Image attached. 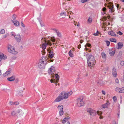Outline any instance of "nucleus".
Returning <instances> with one entry per match:
<instances>
[{
  "label": "nucleus",
  "instance_id": "nucleus-1",
  "mask_svg": "<svg viewBox=\"0 0 124 124\" xmlns=\"http://www.w3.org/2000/svg\"><path fill=\"white\" fill-rule=\"evenodd\" d=\"M72 93V91H70L68 93H66L65 91H62L60 93L59 96L55 99L54 101L58 102L63 99H67Z\"/></svg>",
  "mask_w": 124,
  "mask_h": 124
},
{
  "label": "nucleus",
  "instance_id": "nucleus-2",
  "mask_svg": "<svg viewBox=\"0 0 124 124\" xmlns=\"http://www.w3.org/2000/svg\"><path fill=\"white\" fill-rule=\"evenodd\" d=\"M46 64V57L43 56L39 61L38 64V67L41 69H44Z\"/></svg>",
  "mask_w": 124,
  "mask_h": 124
},
{
  "label": "nucleus",
  "instance_id": "nucleus-3",
  "mask_svg": "<svg viewBox=\"0 0 124 124\" xmlns=\"http://www.w3.org/2000/svg\"><path fill=\"white\" fill-rule=\"evenodd\" d=\"M87 63L89 67L91 68L94 65L95 62L94 58L92 55H89L87 59Z\"/></svg>",
  "mask_w": 124,
  "mask_h": 124
},
{
  "label": "nucleus",
  "instance_id": "nucleus-4",
  "mask_svg": "<svg viewBox=\"0 0 124 124\" xmlns=\"http://www.w3.org/2000/svg\"><path fill=\"white\" fill-rule=\"evenodd\" d=\"M47 52L48 53H47V55H48V57L49 59H47V62H52L53 61V60L51 59V58H52L53 56V54L51 50H48L47 49Z\"/></svg>",
  "mask_w": 124,
  "mask_h": 124
},
{
  "label": "nucleus",
  "instance_id": "nucleus-5",
  "mask_svg": "<svg viewBox=\"0 0 124 124\" xmlns=\"http://www.w3.org/2000/svg\"><path fill=\"white\" fill-rule=\"evenodd\" d=\"M51 77L53 78H55V79H52L50 80V81L51 83H57L58 82L59 79V77L58 74H56L55 77L54 76L52 75L51 76Z\"/></svg>",
  "mask_w": 124,
  "mask_h": 124
},
{
  "label": "nucleus",
  "instance_id": "nucleus-6",
  "mask_svg": "<svg viewBox=\"0 0 124 124\" xmlns=\"http://www.w3.org/2000/svg\"><path fill=\"white\" fill-rule=\"evenodd\" d=\"M77 104L78 107H80L84 105V102L82 98H78L77 99Z\"/></svg>",
  "mask_w": 124,
  "mask_h": 124
},
{
  "label": "nucleus",
  "instance_id": "nucleus-7",
  "mask_svg": "<svg viewBox=\"0 0 124 124\" xmlns=\"http://www.w3.org/2000/svg\"><path fill=\"white\" fill-rule=\"evenodd\" d=\"M8 52L12 54H16L17 53V52L15 51L14 47L10 45L8 46Z\"/></svg>",
  "mask_w": 124,
  "mask_h": 124
},
{
  "label": "nucleus",
  "instance_id": "nucleus-8",
  "mask_svg": "<svg viewBox=\"0 0 124 124\" xmlns=\"http://www.w3.org/2000/svg\"><path fill=\"white\" fill-rule=\"evenodd\" d=\"M44 41V43L42 44V45L41 47L43 49V50L42 51V54L43 55L45 54L46 53V52L45 51V49L46 48V40L45 39H43L42 41Z\"/></svg>",
  "mask_w": 124,
  "mask_h": 124
},
{
  "label": "nucleus",
  "instance_id": "nucleus-9",
  "mask_svg": "<svg viewBox=\"0 0 124 124\" xmlns=\"http://www.w3.org/2000/svg\"><path fill=\"white\" fill-rule=\"evenodd\" d=\"M107 7L109 9V12H113L114 11V7L113 4V3L111 2L109 3L108 4Z\"/></svg>",
  "mask_w": 124,
  "mask_h": 124
},
{
  "label": "nucleus",
  "instance_id": "nucleus-10",
  "mask_svg": "<svg viewBox=\"0 0 124 124\" xmlns=\"http://www.w3.org/2000/svg\"><path fill=\"white\" fill-rule=\"evenodd\" d=\"M87 111L89 113L90 115L92 116H94L96 114V111L91 108L87 109Z\"/></svg>",
  "mask_w": 124,
  "mask_h": 124
},
{
  "label": "nucleus",
  "instance_id": "nucleus-11",
  "mask_svg": "<svg viewBox=\"0 0 124 124\" xmlns=\"http://www.w3.org/2000/svg\"><path fill=\"white\" fill-rule=\"evenodd\" d=\"M57 108L59 112V114L60 116L63 115L64 114V112L63 111V106L62 105H59L57 107Z\"/></svg>",
  "mask_w": 124,
  "mask_h": 124
},
{
  "label": "nucleus",
  "instance_id": "nucleus-12",
  "mask_svg": "<svg viewBox=\"0 0 124 124\" xmlns=\"http://www.w3.org/2000/svg\"><path fill=\"white\" fill-rule=\"evenodd\" d=\"M55 68L53 66H51L48 70V73L51 75H53L55 71Z\"/></svg>",
  "mask_w": 124,
  "mask_h": 124
},
{
  "label": "nucleus",
  "instance_id": "nucleus-13",
  "mask_svg": "<svg viewBox=\"0 0 124 124\" xmlns=\"http://www.w3.org/2000/svg\"><path fill=\"white\" fill-rule=\"evenodd\" d=\"M115 51L116 50L115 48H112L109 49V52L111 56H113L115 54Z\"/></svg>",
  "mask_w": 124,
  "mask_h": 124
},
{
  "label": "nucleus",
  "instance_id": "nucleus-14",
  "mask_svg": "<svg viewBox=\"0 0 124 124\" xmlns=\"http://www.w3.org/2000/svg\"><path fill=\"white\" fill-rule=\"evenodd\" d=\"M55 39L54 37H52L51 38V40H48L47 41V45H49L51 46L52 45L51 42V41H52L53 42H54L55 41Z\"/></svg>",
  "mask_w": 124,
  "mask_h": 124
},
{
  "label": "nucleus",
  "instance_id": "nucleus-15",
  "mask_svg": "<svg viewBox=\"0 0 124 124\" xmlns=\"http://www.w3.org/2000/svg\"><path fill=\"white\" fill-rule=\"evenodd\" d=\"M15 38L16 41L18 42H20L21 40L20 36L19 34H17L15 36Z\"/></svg>",
  "mask_w": 124,
  "mask_h": 124
},
{
  "label": "nucleus",
  "instance_id": "nucleus-16",
  "mask_svg": "<svg viewBox=\"0 0 124 124\" xmlns=\"http://www.w3.org/2000/svg\"><path fill=\"white\" fill-rule=\"evenodd\" d=\"M7 58L6 55L3 53H0V62L2 59H5Z\"/></svg>",
  "mask_w": 124,
  "mask_h": 124
},
{
  "label": "nucleus",
  "instance_id": "nucleus-17",
  "mask_svg": "<svg viewBox=\"0 0 124 124\" xmlns=\"http://www.w3.org/2000/svg\"><path fill=\"white\" fill-rule=\"evenodd\" d=\"M112 73L114 77H116V69L115 68H113L112 70Z\"/></svg>",
  "mask_w": 124,
  "mask_h": 124
},
{
  "label": "nucleus",
  "instance_id": "nucleus-18",
  "mask_svg": "<svg viewBox=\"0 0 124 124\" xmlns=\"http://www.w3.org/2000/svg\"><path fill=\"white\" fill-rule=\"evenodd\" d=\"M108 34L109 35L113 36H117L115 33L112 31H108Z\"/></svg>",
  "mask_w": 124,
  "mask_h": 124
},
{
  "label": "nucleus",
  "instance_id": "nucleus-19",
  "mask_svg": "<svg viewBox=\"0 0 124 124\" xmlns=\"http://www.w3.org/2000/svg\"><path fill=\"white\" fill-rule=\"evenodd\" d=\"M15 76H12L8 78H7V80L9 81H12L15 80Z\"/></svg>",
  "mask_w": 124,
  "mask_h": 124
},
{
  "label": "nucleus",
  "instance_id": "nucleus-20",
  "mask_svg": "<svg viewBox=\"0 0 124 124\" xmlns=\"http://www.w3.org/2000/svg\"><path fill=\"white\" fill-rule=\"evenodd\" d=\"M123 43L122 42H120L117 43L118 47L117 49H121L123 46Z\"/></svg>",
  "mask_w": 124,
  "mask_h": 124
},
{
  "label": "nucleus",
  "instance_id": "nucleus-21",
  "mask_svg": "<svg viewBox=\"0 0 124 124\" xmlns=\"http://www.w3.org/2000/svg\"><path fill=\"white\" fill-rule=\"evenodd\" d=\"M109 103L108 101L105 104L102 105V107L103 108H105L108 107Z\"/></svg>",
  "mask_w": 124,
  "mask_h": 124
},
{
  "label": "nucleus",
  "instance_id": "nucleus-22",
  "mask_svg": "<svg viewBox=\"0 0 124 124\" xmlns=\"http://www.w3.org/2000/svg\"><path fill=\"white\" fill-rule=\"evenodd\" d=\"M9 103L11 105H16L19 104V103L18 102H13L11 101H10L9 102Z\"/></svg>",
  "mask_w": 124,
  "mask_h": 124
},
{
  "label": "nucleus",
  "instance_id": "nucleus-23",
  "mask_svg": "<svg viewBox=\"0 0 124 124\" xmlns=\"http://www.w3.org/2000/svg\"><path fill=\"white\" fill-rule=\"evenodd\" d=\"M60 15L61 16H63V17H65L67 16L65 12H62L60 13Z\"/></svg>",
  "mask_w": 124,
  "mask_h": 124
},
{
  "label": "nucleus",
  "instance_id": "nucleus-24",
  "mask_svg": "<svg viewBox=\"0 0 124 124\" xmlns=\"http://www.w3.org/2000/svg\"><path fill=\"white\" fill-rule=\"evenodd\" d=\"M97 83L98 85L101 86H102L104 85V83L103 81L101 80H99L97 82Z\"/></svg>",
  "mask_w": 124,
  "mask_h": 124
},
{
  "label": "nucleus",
  "instance_id": "nucleus-25",
  "mask_svg": "<svg viewBox=\"0 0 124 124\" xmlns=\"http://www.w3.org/2000/svg\"><path fill=\"white\" fill-rule=\"evenodd\" d=\"M13 22L14 23V25L16 26H18L19 25V22L17 21L16 20L15 21H14Z\"/></svg>",
  "mask_w": 124,
  "mask_h": 124
},
{
  "label": "nucleus",
  "instance_id": "nucleus-26",
  "mask_svg": "<svg viewBox=\"0 0 124 124\" xmlns=\"http://www.w3.org/2000/svg\"><path fill=\"white\" fill-rule=\"evenodd\" d=\"M101 55L103 59H105L106 58V54L104 52H102L101 53Z\"/></svg>",
  "mask_w": 124,
  "mask_h": 124
},
{
  "label": "nucleus",
  "instance_id": "nucleus-27",
  "mask_svg": "<svg viewBox=\"0 0 124 124\" xmlns=\"http://www.w3.org/2000/svg\"><path fill=\"white\" fill-rule=\"evenodd\" d=\"M110 41L112 42L116 43V39L115 38H111L109 39Z\"/></svg>",
  "mask_w": 124,
  "mask_h": 124
},
{
  "label": "nucleus",
  "instance_id": "nucleus-28",
  "mask_svg": "<svg viewBox=\"0 0 124 124\" xmlns=\"http://www.w3.org/2000/svg\"><path fill=\"white\" fill-rule=\"evenodd\" d=\"M115 90L117 92L120 93V88L117 87L116 88Z\"/></svg>",
  "mask_w": 124,
  "mask_h": 124
},
{
  "label": "nucleus",
  "instance_id": "nucleus-29",
  "mask_svg": "<svg viewBox=\"0 0 124 124\" xmlns=\"http://www.w3.org/2000/svg\"><path fill=\"white\" fill-rule=\"evenodd\" d=\"M57 36L60 37H61L62 36V35L58 31L56 33Z\"/></svg>",
  "mask_w": 124,
  "mask_h": 124
},
{
  "label": "nucleus",
  "instance_id": "nucleus-30",
  "mask_svg": "<svg viewBox=\"0 0 124 124\" xmlns=\"http://www.w3.org/2000/svg\"><path fill=\"white\" fill-rule=\"evenodd\" d=\"M96 113L99 115L101 116L102 113V111H97L96 112Z\"/></svg>",
  "mask_w": 124,
  "mask_h": 124
},
{
  "label": "nucleus",
  "instance_id": "nucleus-31",
  "mask_svg": "<svg viewBox=\"0 0 124 124\" xmlns=\"http://www.w3.org/2000/svg\"><path fill=\"white\" fill-rule=\"evenodd\" d=\"M11 114L12 116H15L16 114L15 111H13L11 112Z\"/></svg>",
  "mask_w": 124,
  "mask_h": 124
},
{
  "label": "nucleus",
  "instance_id": "nucleus-32",
  "mask_svg": "<svg viewBox=\"0 0 124 124\" xmlns=\"http://www.w3.org/2000/svg\"><path fill=\"white\" fill-rule=\"evenodd\" d=\"M120 93H124V87L120 88Z\"/></svg>",
  "mask_w": 124,
  "mask_h": 124
},
{
  "label": "nucleus",
  "instance_id": "nucleus-33",
  "mask_svg": "<svg viewBox=\"0 0 124 124\" xmlns=\"http://www.w3.org/2000/svg\"><path fill=\"white\" fill-rule=\"evenodd\" d=\"M68 118L67 117L64 118L62 121V123H64V122L68 121L67 120H68Z\"/></svg>",
  "mask_w": 124,
  "mask_h": 124
},
{
  "label": "nucleus",
  "instance_id": "nucleus-34",
  "mask_svg": "<svg viewBox=\"0 0 124 124\" xmlns=\"http://www.w3.org/2000/svg\"><path fill=\"white\" fill-rule=\"evenodd\" d=\"M5 32V30L4 29H0V33L1 34H3Z\"/></svg>",
  "mask_w": 124,
  "mask_h": 124
},
{
  "label": "nucleus",
  "instance_id": "nucleus-35",
  "mask_svg": "<svg viewBox=\"0 0 124 124\" xmlns=\"http://www.w3.org/2000/svg\"><path fill=\"white\" fill-rule=\"evenodd\" d=\"M41 17L40 16L39 18H37V19L39 20V22L40 23L41 25V26H43V25L41 23Z\"/></svg>",
  "mask_w": 124,
  "mask_h": 124
},
{
  "label": "nucleus",
  "instance_id": "nucleus-36",
  "mask_svg": "<svg viewBox=\"0 0 124 124\" xmlns=\"http://www.w3.org/2000/svg\"><path fill=\"white\" fill-rule=\"evenodd\" d=\"M69 54L70 56L71 57H72L73 56V54L72 53V51L71 50H70L69 52Z\"/></svg>",
  "mask_w": 124,
  "mask_h": 124
},
{
  "label": "nucleus",
  "instance_id": "nucleus-37",
  "mask_svg": "<svg viewBox=\"0 0 124 124\" xmlns=\"http://www.w3.org/2000/svg\"><path fill=\"white\" fill-rule=\"evenodd\" d=\"M116 5L117 8L118 9H120V8L121 7L119 6V4H116Z\"/></svg>",
  "mask_w": 124,
  "mask_h": 124
},
{
  "label": "nucleus",
  "instance_id": "nucleus-38",
  "mask_svg": "<svg viewBox=\"0 0 124 124\" xmlns=\"http://www.w3.org/2000/svg\"><path fill=\"white\" fill-rule=\"evenodd\" d=\"M116 34L119 35H123V33L120 31H118L116 32Z\"/></svg>",
  "mask_w": 124,
  "mask_h": 124
},
{
  "label": "nucleus",
  "instance_id": "nucleus-39",
  "mask_svg": "<svg viewBox=\"0 0 124 124\" xmlns=\"http://www.w3.org/2000/svg\"><path fill=\"white\" fill-rule=\"evenodd\" d=\"M113 100L115 102H116L117 101V98L116 96H114L113 97Z\"/></svg>",
  "mask_w": 124,
  "mask_h": 124
},
{
  "label": "nucleus",
  "instance_id": "nucleus-40",
  "mask_svg": "<svg viewBox=\"0 0 124 124\" xmlns=\"http://www.w3.org/2000/svg\"><path fill=\"white\" fill-rule=\"evenodd\" d=\"M10 71H7L5 73V74H4H4H6V75H5V76H6V75H8L10 74Z\"/></svg>",
  "mask_w": 124,
  "mask_h": 124
},
{
  "label": "nucleus",
  "instance_id": "nucleus-41",
  "mask_svg": "<svg viewBox=\"0 0 124 124\" xmlns=\"http://www.w3.org/2000/svg\"><path fill=\"white\" fill-rule=\"evenodd\" d=\"M91 46L90 44L88 43H87L86 45H85V47H86L87 46L88 47H89Z\"/></svg>",
  "mask_w": 124,
  "mask_h": 124
},
{
  "label": "nucleus",
  "instance_id": "nucleus-42",
  "mask_svg": "<svg viewBox=\"0 0 124 124\" xmlns=\"http://www.w3.org/2000/svg\"><path fill=\"white\" fill-rule=\"evenodd\" d=\"M106 43L107 46H108L110 44V42L109 41H106Z\"/></svg>",
  "mask_w": 124,
  "mask_h": 124
},
{
  "label": "nucleus",
  "instance_id": "nucleus-43",
  "mask_svg": "<svg viewBox=\"0 0 124 124\" xmlns=\"http://www.w3.org/2000/svg\"><path fill=\"white\" fill-rule=\"evenodd\" d=\"M92 21V19L91 18L89 17L88 19V22L89 23H91Z\"/></svg>",
  "mask_w": 124,
  "mask_h": 124
},
{
  "label": "nucleus",
  "instance_id": "nucleus-44",
  "mask_svg": "<svg viewBox=\"0 0 124 124\" xmlns=\"http://www.w3.org/2000/svg\"><path fill=\"white\" fill-rule=\"evenodd\" d=\"M120 63L121 65L124 66V61H121Z\"/></svg>",
  "mask_w": 124,
  "mask_h": 124
},
{
  "label": "nucleus",
  "instance_id": "nucleus-45",
  "mask_svg": "<svg viewBox=\"0 0 124 124\" xmlns=\"http://www.w3.org/2000/svg\"><path fill=\"white\" fill-rule=\"evenodd\" d=\"M11 34V36H13L14 37H15V36L16 35L14 32H12Z\"/></svg>",
  "mask_w": 124,
  "mask_h": 124
},
{
  "label": "nucleus",
  "instance_id": "nucleus-46",
  "mask_svg": "<svg viewBox=\"0 0 124 124\" xmlns=\"http://www.w3.org/2000/svg\"><path fill=\"white\" fill-rule=\"evenodd\" d=\"M52 30L54 31L55 32H56V33L58 31V30L57 29L55 28L52 29Z\"/></svg>",
  "mask_w": 124,
  "mask_h": 124
},
{
  "label": "nucleus",
  "instance_id": "nucleus-47",
  "mask_svg": "<svg viewBox=\"0 0 124 124\" xmlns=\"http://www.w3.org/2000/svg\"><path fill=\"white\" fill-rule=\"evenodd\" d=\"M115 82L116 83L118 84L119 83V82L118 79L116 78L115 80Z\"/></svg>",
  "mask_w": 124,
  "mask_h": 124
},
{
  "label": "nucleus",
  "instance_id": "nucleus-48",
  "mask_svg": "<svg viewBox=\"0 0 124 124\" xmlns=\"http://www.w3.org/2000/svg\"><path fill=\"white\" fill-rule=\"evenodd\" d=\"M87 1V0H81V2L82 3H84L86 2Z\"/></svg>",
  "mask_w": 124,
  "mask_h": 124
},
{
  "label": "nucleus",
  "instance_id": "nucleus-49",
  "mask_svg": "<svg viewBox=\"0 0 124 124\" xmlns=\"http://www.w3.org/2000/svg\"><path fill=\"white\" fill-rule=\"evenodd\" d=\"M64 124H70V122L68 121H67L64 123H63Z\"/></svg>",
  "mask_w": 124,
  "mask_h": 124
},
{
  "label": "nucleus",
  "instance_id": "nucleus-50",
  "mask_svg": "<svg viewBox=\"0 0 124 124\" xmlns=\"http://www.w3.org/2000/svg\"><path fill=\"white\" fill-rule=\"evenodd\" d=\"M106 8L105 7H104L102 9V11L104 12H105L106 11Z\"/></svg>",
  "mask_w": 124,
  "mask_h": 124
},
{
  "label": "nucleus",
  "instance_id": "nucleus-51",
  "mask_svg": "<svg viewBox=\"0 0 124 124\" xmlns=\"http://www.w3.org/2000/svg\"><path fill=\"white\" fill-rule=\"evenodd\" d=\"M12 18L13 19H15L16 18V15H13L12 16Z\"/></svg>",
  "mask_w": 124,
  "mask_h": 124
},
{
  "label": "nucleus",
  "instance_id": "nucleus-52",
  "mask_svg": "<svg viewBox=\"0 0 124 124\" xmlns=\"http://www.w3.org/2000/svg\"><path fill=\"white\" fill-rule=\"evenodd\" d=\"M102 93L104 95L106 93L105 91L104 90H102Z\"/></svg>",
  "mask_w": 124,
  "mask_h": 124
},
{
  "label": "nucleus",
  "instance_id": "nucleus-53",
  "mask_svg": "<svg viewBox=\"0 0 124 124\" xmlns=\"http://www.w3.org/2000/svg\"><path fill=\"white\" fill-rule=\"evenodd\" d=\"M21 26L23 27H25L24 25L23 24V23L22 22L21 23Z\"/></svg>",
  "mask_w": 124,
  "mask_h": 124
},
{
  "label": "nucleus",
  "instance_id": "nucleus-54",
  "mask_svg": "<svg viewBox=\"0 0 124 124\" xmlns=\"http://www.w3.org/2000/svg\"><path fill=\"white\" fill-rule=\"evenodd\" d=\"M20 112V110L18 109L17 110L16 112V114H17L19 113Z\"/></svg>",
  "mask_w": 124,
  "mask_h": 124
},
{
  "label": "nucleus",
  "instance_id": "nucleus-55",
  "mask_svg": "<svg viewBox=\"0 0 124 124\" xmlns=\"http://www.w3.org/2000/svg\"><path fill=\"white\" fill-rule=\"evenodd\" d=\"M98 31H97V32L96 33H94L93 34V35H95V36H97L98 35Z\"/></svg>",
  "mask_w": 124,
  "mask_h": 124
},
{
  "label": "nucleus",
  "instance_id": "nucleus-56",
  "mask_svg": "<svg viewBox=\"0 0 124 124\" xmlns=\"http://www.w3.org/2000/svg\"><path fill=\"white\" fill-rule=\"evenodd\" d=\"M81 45H80V44L79 45H78V49H80L81 48Z\"/></svg>",
  "mask_w": 124,
  "mask_h": 124
},
{
  "label": "nucleus",
  "instance_id": "nucleus-57",
  "mask_svg": "<svg viewBox=\"0 0 124 124\" xmlns=\"http://www.w3.org/2000/svg\"><path fill=\"white\" fill-rule=\"evenodd\" d=\"M99 118L100 119H101L103 118V117L102 116H100V117Z\"/></svg>",
  "mask_w": 124,
  "mask_h": 124
},
{
  "label": "nucleus",
  "instance_id": "nucleus-58",
  "mask_svg": "<svg viewBox=\"0 0 124 124\" xmlns=\"http://www.w3.org/2000/svg\"><path fill=\"white\" fill-rule=\"evenodd\" d=\"M85 50L87 51L89 49L88 48L86 47L85 48Z\"/></svg>",
  "mask_w": 124,
  "mask_h": 124
},
{
  "label": "nucleus",
  "instance_id": "nucleus-59",
  "mask_svg": "<svg viewBox=\"0 0 124 124\" xmlns=\"http://www.w3.org/2000/svg\"><path fill=\"white\" fill-rule=\"evenodd\" d=\"M16 83H17L18 82V79L17 80H16L15 81Z\"/></svg>",
  "mask_w": 124,
  "mask_h": 124
},
{
  "label": "nucleus",
  "instance_id": "nucleus-60",
  "mask_svg": "<svg viewBox=\"0 0 124 124\" xmlns=\"http://www.w3.org/2000/svg\"><path fill=\"white\" fill-rule=\"evenodd\" d=\"M83 42V41L82 40H80V43H82Z\"/></svg>",
  "mask_w": 124,
  "mask_h": 124
},
{
  "label": "nucleus",
  "instance_id": "nucleus-61",
  "mask_svg": "<svg viewBox=\"0 0 124 124\" xmlns=\"http://www.w3.org/2000/svg\"><path fill=\"white\" fill-rule=\"evenodd\" d=\"M70 14L71 15L72 14H73V13L72 12V11H70Z\"/></svg>",
  "mask_w": 124,
  "mask_h": 124
},
{
  "label": "nucleus",
  "instance_id": "nucleus-62",
  "mask_svg": "<svg viewBox=\"0 0 124 124\" xmlns=\"http://www.w3.org/2000/svg\"><path fill=\"white\" fill-rule=\"evenodd\" d=\"M1 70H0V76L1 75Z\"/></svg>",
  "mask_w": 124,
  "mask_h": 124
},
{
  "label": "nucleus",
  "instance_id": "nucleus-63",
  "mask_svg": "<svg viewBox=\"0 0 124 124\" xmlns=\"http://www.w3.org/2000/svg\"><path fill=\"white\" fill-rule=\"evenodd\" d=\"M91 50H88V52H91Z\"/></svg>",
  "mask_w": 124,
  "mask_h": 124
},
{
  "label": "nucleus",
  "instance_id": "nucleus-64",
  "mask_svg": "<svg viewBox=\"0 0 124 124\" xmlns=\"http://www.w3.org/2000/svg\"><path fill=\"white\" fill-rule=\"evenodd\" d=\"M121 0L122 2H124V0Z\"/></svg>",
  "mask_w": 124,
  "mask_h": 124
}]
</instances>
